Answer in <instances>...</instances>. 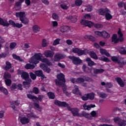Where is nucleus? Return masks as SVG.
I'll use <instances>...</instances> for the list:
<instances>
[{"instance_id": "f257e3e1", "label": "nucleus", "mask_w": 126, "mask_h": 126, "mask_svg": "<svg viewBox=\"0 0 126 126\" xmlns=\"http://www.w3.org/2000/svg\"><path fill=\"white\" fill-rule=\"evenodd\" d=\"M55 105H57V106H60V107H66L69 111H71L72 112V114L74 116H76L77 117H80L81 118H82V117H84L85 118H86L89 120H92V116H91V115H90L89 113H87L83 111L81 113L79 114L78 113V112L79 111V110L78 109H71V108L69 107V105H68V104H67L65 102H61L59 100H55Z\"/></svg>"}, {"instance_id": "f03ea898", "label": "nucleus", "mask_w": 126, "mask_h": 126, "mask_svg": "<svg viewBox=\"0 0 126 126\" xmlns=\"http://www.w3.org/2000/svg\"><path fill=\"white\" fill-rule=\"evenodd\" d=\"M111 11L108 8H100L98 10V13L99 15H105V19L107 20H111L113 18V16L110 14Z\"/></svg>"}, {"instance_id": "7ed1b4c3", "label": "nucleus", "mask_w": 126, "mask_h": 126, "mask_svg": "<svg viewBox=\"0 0 126 126\" xmlns=\"http://www.w3.org/2000/svg\"><path fill=\"white\" fill-rule=\"evenodd\" d=\"M81 24L84 25V26H88L90 28H91L92 26H94L95 28H102L103 27V25L100 24H96L94 25V23L85 20H82L81 21Z\"/></svg>"}, {"instance_id": "20e7f679", "label": "nucleus", "mask_w": 126, "mask_h": 126, "mask_svg": "<svg viewBox=\"0 0 126 126\" xmlns=\"http://www.w3.org/2000/svg\"><path fill=\"white\" fill-rule=\"evenodd\" d=\"M42 54L36 53L31 58L29 63H32V64H38L40 63V61L42 60Z\"/></svg>"}, {"instance_id": "39448f33", "label": "nucleus", "mask_w": 126, "mask_h": 126, "mask_svg": "<svg viewBox=\"0 0 126 126\" xmlns=\"http://www.w3.org/2000/svg\"><path fill=\"white\" fill-rule=\"evenodd\" d=\"M57 79H55V82L57 86H60L62 85L63 83H65V76L63 74V73H60L57 76Z\"/></svg>"}, {"instance_id": "423d86ee", "label": "nucleus", "mask_w": 126, "mask_h": 126, "mask_svg": "<svg viewBox=\"0 0 126 126\" xmlns=\"http://www.w3.org/2000/svg\"><path fill=\"white\" fill-rule=\"evenodd\" d=\"M16 17H19L20 21L23 24L27 25L29 23V20L28 19H24L25 17V12H19L15 13Z\"/></svg>"}, {"instance_id": "0eeeda50", "label": "nucleus", "mask_w": 126, "mask_h": 126, "mask_svg": "<svg viewBox=\"0 0 126 126\" xmlns=\"http://www.w3.org/2000/svg\"><path fill=\"white\" fill-rule=\"evenodd\" d=\"M18 75H21L22 79L31 81V79H30V77H29V74L27 72H25L23 70H18Z\"/></svg>"}, {"instance_id": "6e6552de", "label": "nucleus", "mask_w": 126, "mask_h": 126, "mask_svg": "<svg viewBox=\"0 0 126 126\" xmlns=\"http://www.w3.org/2000/svg\"><path fill=\"white\" fill-rule=\"evenodd\" d=\"M68 58L70 60H71L73 64L77 65V64L82 63V60L80 59L79 57H76L75 56H69Z\"/></svg>"}, {"instance_id": "1a4fd4ad", "label": "nucleus", "mask_w": 126, "mask_h": 126, "mask_svg": "<svg viewBox=\"0 0 126 126\" xmlns=\"http://www.w3.org/2000/svg\"><path fill=\"white\" fill-rule=\"evenodd\" d=\"M72 51L73 53H74V54H77L79 57H80V56H83V55H86L85 50H82L79 48H73Z\"/></svg>"}, {"instance_id": "9d476101", "label": "nucleus", "mask_w": 126, "mask_h": 126, "mask_svg": "<svg viewBox=\"0 0 126 126\" xmlns=\"http://www.w3.org/2000/svg\"><path fill=\"white\" fill-rule=\"evenodd\" d=\"M114 122L118 124L120 126H126V121L125 120H122L119 117L114 118Z\"/></svg>"}, {"instance_id": "9b49d317", "label": "nucleus", "mask_w": 126, "mask_h": 126, "mask_svg": "<svg viewBox=\"0 0 126 126\" xmlns=\"http://www.w3.org/2000/svg\"><path fill=\"white\" fill-rule=\"evenodd\" d=\"M65 58V56H64V55L62 54L57 53L54 56V61L60 62V61L63 60V59H64Z\"/></svg>"}, {"instance_id": "f8f14e48", "label": "nucleus", "mask_w": 126, "mask_h": 126, "mask_svg": "<svg viewBox=\"0 0 126 126\" xmlns=\"http://www.w3.org/2000/svg\"><path fill=\"white\" fill-rule=\"evenodd\" d=\"M40 67L45 71V72H47V73H50V72H51V68L48 67L47 64L44 63L40 64Z\"/></svg>"}, {"instance_id": "ddd939ff", "label": "nucleus", "mask_w": 126, "mask_h": 126, "mask_svg": "<svg viewBox=\"0 0 126 126\" xmlns=\"http://www.w3.org/2000/svg\"><path fill=\"white\" fill-rule=\"evenodd\" d=\"M9 25H12L13 27H16L17 28H21L23 26L22 24H19L18 23H15V22L11 20H9Z\"/></svg>"}, {"instance_id": "4468645a", "label": "nucleus", "mask_w": 126, "mask_h": 126, "mask_svg": "<svg viewBox=\"0 0 126 126\" xmlns=\"http://www.w3.org/2000/svg\"><path fill=\"white\" fill-rule=\"evenodd\" d=\"M55 55V52L51 50H46L44 53L45 58H53Z\"/></svg>"}, {"instance_id": "2eb2a0df", "label": "nucleus", "mask_w": 126, "mask_h": 126, "mask_svg": "<svg viewBox=\"0 0 126 126\" xmlns=\"http://www.w3.org/2000/svg\"><path fill=\"white\" fill-rule=\"evenodd\" d=\"M70 30V28L67 26H62L60 28V31L61 33H65Z\"/></svg>"}, {"instance_id": "dca6fc26", "label": "nucleus", "mask_w": 126, "mask_h": 126, "mask_svg": "<svg viewBox=\"0 0 126 126\" xmlns=\"http://www.w3.org/2000/svg\"><path fill=\"white\" fill-rule=\"evenodd\" d=\"M95 107H96V105H95V104H90V105H87V103H85L83 105L84 110H87V111H90V110H91V108H95Z\"/></svg>"}, {"instance_id": "f3484780", "label": "nucleus", "mask_w": 126, "mask_h": 126, "mask_svg": "<svg viewBox=\"0 0 126 126\" xmlns=\"http://www.w3.org/2000/svg\"><path fill=\"white\" fill-rule=\"evenodd\" d=\"M119 42H121V39L119 37L118 38V36L116 34H114L112 37V42L114 44H118Z\"/></svg>"}, {"instance_id": "a211bd4d", "label": "nucleus", "mask_w": 126, "mask_h": 126, "mask_svg": "<svg viewBox=\"0 0 126 126\" xmlns=\"http://www.w3.org/2000/svg\"><path fill=\"white\" fill-rule=\"evenodd\" d=\"M41 97H42V95H39V98H37V97L32 95H28V98L29 99H31L34 102H38L39 100V101H41L42 99H40Z\"/></svg>"}, {"instance_id": "6ab92c4d", "label": "nucleus", "mask_w": 126, "mask_h": 126, "mask_svg": "<svg viewBox=\"0 0 126 126\" xmlns=\"http://www.w3.org/2000/svg\"><path fill=\"white\" fill-rule=\"evenodd\" d=\"M115 80L117 81V83H118L119 85H120V87H125V82L123 81L122 78L117 77L115 78Z\"/></svg>"}, {"instance_id": "aec40b11", "label": "nucleus", "mask_w": 126, "mask_h": 126, "mask_svg": "<svg viewBox=\"0 0 126 126\" xmlns=\"http://www.w3.org/2000/svg\"><path fill=\"white\" fill-rule=\"evenodd\" d=\"M20 121L22 125H26V124H29L30 119L26 117H21L20 118Z\"/></svg>"}, {"instance_id": "412c9836", "label": "nucleus", "mask_w": 126, "mask_h": 126, "mask_svg": "<svg viewBox=\"0 0 126 126\" xmlns=\"http://www.w3.org/2000/svg\"><path fill=\"white\" fill-rule=\"evenodd\" d=\"M86 61L87 62L89 66H93V65H96V63H94L90 58H87Z\"/></svg>"}, {"instance_id": "4be33fe9", "label": "nucleus", "mask_w": 126, "mask_h": 126, "mask_svg": "<svg viewBox=\"0 0 126 126\" xmlns=\"http://www.w3.org/2000/svg\"><path fill=\"white\" fill-rule=\"evenodd\" d=\"M34 73L36 75V76H38V77H42V78H45V75L43 74V71L41 70H36L34 72Z\"/></svg>"}, {"instance_id": "5701e85b", "label": "nucleus", "mask_w": 126, "mask_h": 126, "mask_svg": "<svg viewBox=\"0 0 126 126\" xmlns=\"http://www.w3.org/2000/svg\"><path fill=\"white\" fill-rule=\"evenodd\" d=\"M0 25L8 27V26H9V23H8V22H7L6 20L4 21L2 18H0Z\"/></svg>"}, {"instance_id": "b1692460", "label": "nucleus", "mask_w": 126, "mask_h": 126, "mask_svg": "<svg viewBox=\"0 0 126 126\" xmlns=\"http://www.w3.org/2000/svg\"><path fill=\"white\" fill-rule=\"evenodd\" d=\"M84 38L85 39H88L92 41V42H95L96 41V38L91 35H86L84 36Z\"/></svg>"}, {"instance_id": "393cba45", "label": "nucleus", "mask_w": 126, "mask_h": 126, "mask_svg": "<svg viewBox=\"0 0 126 126\" xmlns=\"http://www.w3.org/2000/svg\"><path fill=\"white\" fill-rule=\"evenodd\" d=\"M94 74H98V73H103L104 71H105V70L104 69H96V68H94Z\"/></svg>"}, {"instance_id": "a878e982", "label": "nucleus", "mask_w": 126, "mask_h": 126, "mask_svg": "<svg viewBox=\"0 0 126 126\" xmlns=\"http://www.w3.org/2000/svg\"><path fill=\"white\" fill-rule=\"evenodd\" d=\"M67 19L69 20H71V21L73 23L76 22L77 21V17L76 16H72L70 15L67 17Z\"/></svg>"}, {"instance_id": "bb28decb", "label": "nucleus", "mask_w": 126, "mask_h": 126, "mask_svg": "<svg viewBox=\"0 0 126 126\" xmlns=\"http://www.w3.org/2000/svg\"><path fill=\"white\" fill-rule=\"evenodd\" d=\"M90 57L94 59V60H98V56L96 53L94 52V51H91L90 52Z\"/></svg>"}, {"instance_id": "cd10ccee", "label": "nucleus", "mask_w": 126, "mask_h": 126, "mask_svg": "<svg viewBox=\"0 0 126 126\" xmlns=\"http://www.w3.org/2000/svg\"><path fill=\"white\" fill-rule=\"evenodd\" d=\"M74 89L72 90L73 94H77L79 93V95H81V93H79V89L78 88V86L75 85Z\"/></svg>"}, {"instance_id": "c85d7f7f", "label": "nucleus", "mask_w": 126, "mask_h": 126, "mask_svg": "<svg viewBox=\"0 0 126 126\" xmlns=\"http://www.w3.org/2000/svg\"><path fill=\"white\" fill-rule=\"evenodd\" d=\"M25 68H26V69H34V68H35V65L30 63H27L26 65H25Z\"/></svg>"}, {"instance_id": "c756f323", "label": "nucleus", "mask_w": 126, "mask_h": 126, "mask_svg": "<svg viewBox=\"0 0 126 126\" xmlns=\"http://www.w3.org/2000/svg\"><path fill=\"white\" fill-rule=\"evenodd\" d=\"M102 37L103 38H104V39H109V38H110V33L103 31H102Z\"/></svg>"}, {"instance_id": "7c9ffc66", "label": "nucleus", "mask_w": 126, "mask_h": 126, "mask_svg": "<svg viewBox=\"0 0 126 126\" xmlns=\"http://www.w3.org/2000/svg\"><path fill=\"white\" fill-rule=\"evenodd\" d=\"M0 91L4 94V95H7V94H8L7 89H5V88L3 87H0Z\"/></svg>"}, {"instance_id": "2f4dec72", "label": "nucleus", "mask_w": 126, "mask_h": 126, "mask_svg": "<svg viewBox=\"0 0 126 126\" xmlns=\"http://www.w3.org/2000/svg\"><path fill=\"white\" fill-rule=\"evenodd\" d=\"M119 52L121 54V55H126V48L120 47L119 48Z\"/></svg>"}, {"instance_id": "473e14b6", "label": "nucleus", "mask_w": 126, "mask_h": 126, "mask_svg": "<svg viewBox=\"0 0 126 126\" xmlns=\"http://www.w3.org/2000/svg\"><path fill=\"white\" fill-rule=\"evenodd\" d=\"M40 27L38 25H34L32 27V30L34 33H38L40 31Z\"/></svg>"}, {"instance_id": "72a5a7b5", "label": "nucleus", "mask_w": 126, "mask_h": 126, "mask_svg": "<svg viewBox=\"0 0 126 126\" xmlns=\"http://www.w3.org/2000/svg\"><path fill=\"white\" fill-rule=\"evenodd\" d=\"M21 4H22V3L19 1L16 2L15 3V8L17 10L20 9L21 8Z\"/></svg>"}, {"instance_id": "f704fd0d", "label": "nucleus", "mask_w": 126, "mask_h": 126, "mask_svg": "<svg viewBox=\"0 0 126 126\" xmlns=\"http://www.w3.org/2000/svg\"><path fill=\"white\" fill-rule=\"evenodd\" d=\"M118 34L119 35V39H120V42H124V37L123 36H124V34H123V33H122V32L121 31V29H119L118 32Z\"/></svg>"}, {"instance_id": "c9c22d12", "label": "nucleus", "mask_w": 126, "mask_h": 126, "mask_svg": "<svg viewBox=\"0 0 126 126\" xmlns=\"http://www.w3.org/2000/svg\"><path fill=\"white\" fill-rule=\"evenodd\" d=\"M42 63H46L47 65H51V62H50V61H49V59L47 58H41V60H40Z\"/></svg>"}, {"instance_id": "e433bc0d", "label": "nucleus", "mask_w": 126, "mask_h": 126, "mask_svg": "<svg viewBox=\"0 0 126 126\" xmlns=\"http://www.w3.org/2000/svg\"><path fill=\"white\" fill-rule=\"evenodd\" d=\"M111 61L113 62V63H120V60H119V58L117 56H112L111 58Z\"/></svg>"}, {"instance_id": "4c0bfd02", "label": "nucleus", "mask_w": 126, "mask_h": 126, "mask_svg": "<svg viewBox=\"0 0 126 126\" xmlns=\"http://www.w3.org/2000/svg\"><path fill=\"white\" fill-rule=\"evenodd\" d=\"M11 67H12L11 63H10L9 62L7 61L6 62V66L4 67V69L5 70H8L9 69H10V68H11Z\"/></svg>"}, {"instance_id": "58836bf2", "label": "nucleus", "mask_w": 126, "mask_h": 126, "mask_svg": "<svg viewBox=\"0 0 126 126\" xmlns=\"http://www.w3.org/2000/svg\"><path fill=\"white\" fill-rule=\"evenodd\" d=\"M60 86H62V89L64 93H66V95H68L66 93V86H65V83H63V84L60 85Z\"/></svg>"}, {"instance_id": "ea45409f", "label": "nucleus", "mask_w": 126, "mask_h": 126, "mask_svg": "<svg viewBox=\"0 0 126 126\" xmlns=\"http://www.w3.org/2000/svg\"><path fill=\"white\" fill-rule=\"evenodd\" d=\"M118 64L119 65V67L122 68L124 67V65L126 64V61H121V60H119V63H118Z\"/></svg>"}, {"instance_id": "a19ab883", "label": "nucleus", "mask_w": 126, "mask_h": 126, "mask_svg": "<svg viewBox=\"0 0 126 126\" xmlns=\"http://www.w3.org/2000/svg\"><path fill=\"white\" fill-rule=\"evenodd\" d=\"M94 34L96 37H102L103 32H100V31L94 32Z\"/></svg>"}, {"instance_id": "79ce46f5", "label": "nucleus", "mask_w": 126, "mask_h": 126, "mask_svg": "<svg viewBox=\"0 0 126 126\" xmlns=\"http://www.w3.org/2000/svg\"><path fill=\"white\" fill-rule=\"evenodd\" d=\"M12 57L14 60H17V61H19V62H22V59L20 58V57L16 55V54H13Z\"/></svg>"}, {"instance_id": "37998d69", "label": "nucleus", "mask_w": 126, "mask_h": 126, "mask_svg": "<svg viewBox=\"0 0 126 126\" xmlns=\"http://www.w3.org/2000/svg\"><path fill=\"white\" fill-rule=\"evenodd\" d=\"M82 0H76L75 1V4L76 6H80L82 4Z\"/></svg>"}, {"instance_id": "c03bdc74", "label": "nucleus", "mask_w": 126, "mask_h": 126, "mask_svg": "<svg viewBox=\"0 0 126 126\" xmlns=\"http://www.w3.org/2000/svg\"><path fill=\"white\" fill-rule=\"evenodd\" d=\"M30 75L31 78L32 79V80H35V79H36V78H37V76H36V74H35L33 72H30Z\"/></svg>"}, {"instance_id": "a18cd8bd", "label": "nucleus", "mask_w": 126, "mask_h": 126, "mask_svg": "<svg viewBox=\"0 0 126 126\" xmlns=\"http://www.w3.org/2000/svg\"><path fill=\"white\" fill-rule=\"evenodd\" d=\"M60 41V38H57L56 39H55L53 43V46H57V45H59Z\"/></svg>"}, {"instance_id": "49530a36", "label": "nucleus", "mask_w": 126, "mask_h": 126, "mask_svg": "<svg viewBox=\"0 0 126 126\" xmlns=\"http://www.w3.org/2000/svg\"><path fill=\"white\" fill-rule=\"evenodd\" d=\"M5 83L6 86H10L11 85V80L9 79H6L5 80Z\"/></svg>"}, {"instance_id": "de8ad7c7", "label": "nucleus", "mask_w": 126, "mask_h": 126, "mask_svg": "<svg viewBox=\"0 0 126 126\" xmlns=\"http://www.w3.org/2000/svg\"><path fill=\"white\" fill-rule=\"evenodd\" d=\"M76 82L77 83H82L83 82H84V79L83 78H78L76 80Z\"/></svg>"}, {"instance_id": "09e8293b", "label": "nucleus", "mask_w": 126, "mask_h": 126, "mask_svg": "<svg viewBox=\"0 0 126 126\" xmlns=\"http://www.w3.org/2000/svg\"><path fill=\"white\" fill-rule=\"evenodd\" d=\"M42 46L44 48H46V47L48 46V43H47V40H46V39H43L42 40Z\"/></svg>"}, {"instance_id": "8fccbe9b", "label": "nucleus", "mask_w": 126, "mask_h": 126, "mask_svg": "<svg viewBox=\"0 0 126 126\" xmlns=\"http://www.w3.org/2000/svg\"><path fill=\"white\" fill-rule=\"evenodd\" d=\"M32 92L34 94H39V89L37 87H34L32 89Z\"/></svg>"}, {"instance_id": "3c124183", "label": "nucleus", "mask_w": 126, "mask_h": 126, "mask_svg": "<svg viewBox=\"0 0 126 126\" xmlns=\"http://www.w3.org/2000/svg\"><path fill=\"white\" fill-rule=\"evenodd\" d=\"M10 77H11V75L8 73H6L4 74V78L5 80L8 79V78H10Z\"/></svg>"}, {"instance_id": "603ef678", "label": "nucleus", "mask_w": 126, "mask_h": 126, "mask_svg": "<svg viewBox=\"0 0 126 126\" xmlns=\"http://www.w3.org/2000/svg\"><path fill=\"white\" fill-rule=\"evenodd\" d=\"M52 18L54 19V20H58L59 18V16L56 13H53L52 14Z\"/></svg>"}, {"instance_id": "864d4df0", "label": "nucleus", "mask_w": 126, "mask_h": 126, "mask_svg": "<svg viewBox=\"0 0 126 126\" xmlns=\"http://www.w3.org/2000/svg\"><path fill=\"white\" fill-rule=\"evenodd\" d=\"M17 85H16V84L15 83L12 84L10 87L11 90H15V89H17Z\"/></svg>"}, {"instance_id": "5fc2aeb1", "label": "nucleus", "mask_w": 126, "mask_h": 126, "mask_svg": "<svg viewBox=\"0 0 126 126\" xmlns=\"http://www.w3.org/2000/svg\"><path fill=\"white\" fill-rule=\"evenodd\" d=\"M126 4V3H124V1H122L118 3V6L119 7H123V6H125V5Z\"/></svg>"}, {"instance_id": "6e6d98bb", "label": "nucleus", "mask_w": 126, "mask_h": 126, "mask_svg": "<svg viewBox=\"0 0 126 126\" xmlns=\"http://www.w3.org/2000/svg\"><path fill=\"white\" fill-rule=\"evenodd\" d=\"M31 82H32V80H31V81H29L28 80H25V81H24L23 82V85H29L31 83Z\"/></svg>"}, {"instance_id": "4d7b16f0", "label": "nucleus", "mask_w": 126, "mask_h": 126, "mask_svg": "<svg viewBox=\"0 0 126 126\" xmlns=\"http://www.w3.org/2000/svg\"><path fill=\"white\" fill-rule=\"evenodd\" d=\"M111 87H113V85L111 83H106L105 88L106 89L111 88Z\"/></svg>"}, {"instance_id": "13d9d810", "label": "nucleus", "mask_w": 126, "mask_h": 126, "mask_svg": "<svg viewBox=\"0 0 126 126\" xmlns=\"http://www.w3.org/2000/svg\"><path fill=\"white\" fill-rule=\"evenodd\" d=\"M16 47V43L12 42L10 44V48L11 49H14V48Z\"/></svg>"}, {"instance_id": "bf43d9fd", "label": "nucleus", "mask_w": 126, "mask_h": 126, "mask_svg": "<svg viewBox=\"0 0 126 126\" xmlns=\"http://www.w3.org/2000/svg\"><path fill=\"white\" fill-rule=\"evenodd\" d=\"M92 71V68L89 67H87V69H86V70H85V72H87V73H91Z\"/></svg>"}, {"instance_id": "052dcab7", "label": "nucleus", "mask_w": 126, "mask_h": 126, "mask_svg": "<svg viewBox=\"0 0 126 126\" xmlns=\"http://www.w3.org/2000/svg\"><path fill=\"white\" fill-rule=\"evenodd\" d=\"M106 52H107V50L103 48H101L100 49V53L101 55H105Z\"/></svg>"}, {"instance_id": "680f3d73", "label": "nucleus", "mask_w": 126, "mask_h": 126, "mask_svg": "<svg viewBox=\"0 0 126 126\" xmlns=\"http://www.w3.org/2000/svg\"><path fill=\"white\" fill-rule=\"evenodd\" d=\"M81 98L83 101H87V100H88V95L82 96Z\"/></svg>"}, {"instance_id": "e2e57ef3", "label": "nucleus", "mask_w": 126, "mask_h": 126, "mask_svg": "<svg viewBox=\"0 0 126 126\" xmlns=\"http://www.w3.org/2000/svg\"><path fill=\"white\" fill-rule=\"evenodd\" d=\"M87 10L89 12H91L92 11V6L89 5L87 8Z\"/></svg>"}, {"instance_id": "0e129e2a", "label": "nucleus", "mask_w": 126, "mask_h": 126, "mask_svg": "<svg viewBox=\"0 0 126 126\" xmlns=\"http://www.w3.org/2000/svg\"><path fill=\"white\" fill-rule=\"evenodd\" d=\"M61 7L63 8V9H67V8H68L66 5L63 4H61Z\"/></svg>"}, {"instance_id": "69168bd1", "label": "nucleus", "mask_w": 126, "mask_h": 126, "mask_svg": "<svg viewBox=\"0 0 126 126\" xmlns=\"http://www.w3.org/2000/svg\"><path fill=\"white\" fill-rule=\"evenodd\" d=\"M7 54L6 53L0 54V59H2V58H6Z\"/></svg>"}, {"instance_id": "338daca9", "label": "nucleus", "mask_w": 126, "mask_h": 126, "mask_svg": "<svg viewBox=\"0 0 126 126\" xmlns=\"http://www.w3.org/2000/svg\"><path fill=\"white\" fill-rule=\"evenodd\" d=\"M52 24L53 26V27H57L59 24H58V22L57 21H52Z\"/></svg>"}, {"instance_id": "774afa93", "label": "nucleus", "mask_w": 126, "mask_h": 126, "mask_svg": "<svg viewBox=\"0 0 126 126\" xmlns=\"http://www.w3.org/2000/svg\"><path fill=\"white\" fill-rule=\"evenodd\" d=\"M87 96L90 100H93L95 98L94 95H88Z\"/></svg>"}]
</instances>
